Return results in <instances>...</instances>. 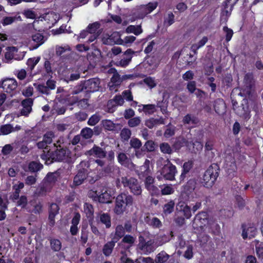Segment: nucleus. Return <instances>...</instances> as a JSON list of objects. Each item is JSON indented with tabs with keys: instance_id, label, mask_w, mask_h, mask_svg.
Here are the masks:
<instances>
[{
	"instance_id": "obj_55",
	"label": "nucleus",
	"mask_w": 263,
	"mask_h": 263,
	"mask_svg": "<svg viewBox=\"0 0 263 263\" xmlns=\"http://www.w3.org/2000/svg\"><path fill=\"white\" fill-rule=\"evenodd\" d=\"M53 137V133L52 132H49L46 133L43 137V141L45 144H51L52 141V138Z\"/></svg>"
},
{
	"instance_id": "obj_60",
	"label": "nucleus",
	"mask_w": 263,
	"mask_h": 263,
	"mask_svg": "<svg viewBox=\"0 0 263 263\" xmlns=\"http://www.w3.org/2000/svg\"><path fill=\"white\" fill-rule=\"evenodd\" d=\"M256 251L258 257L263 259V242L258 244L256 247Z\"/></svg>"
},
{
	"instance_id": "obj_57",
	"label": "nucleus",
	"mask_w": 263,
	"mask_h": 263,
	"mask_svg": "<svg viewBox=\"0 0 263 263\" xmlns=\"http://www.w3.org/2000/svg\"><path fill=\"white\" fill-rule=\"evenodd\" d=\"M158 5L157 2H151L149 3L147 5H145V6L147 9V12L148 14L151 13L154 10H155Z\"/></svg>"
},
{
	"instance_id": "obj_56",
	"label": "nucleus",
	"mask_w": 263,
	"mask_h": 263,
	"mask_svg": "<svg viewBox=\"0 0 263 263\" xmlns=\"http://www.w3.org/2000/svg\"><path fill=\"white\" fill-rule=\"evenodd\" d=\"M16 19V17H12V16H7L5 17L2 22V23L3 25V26H7L11 24L12 23H13L15 20Z\"/></svg>"
},
{
	"instance_id": "obj_15",
	"label": "nucleus",
	"mask_w": 263,
	"mask_h": 263,
	"mask_svg": "<svg viewBox=\"0 0 263 263\" xmlns=\"http://www.w3.org/2000/svg\"><path fill=\"white\" fill-rule=\"evenodd\" d=\"M118 162L122 165L130 169L135 168V165L130 161L126 155L123 153H120L118 156Z\"/></svg>"
},
{
	"instance_id": "obj_28",
	"label": "nucleus",
	"mask_w": 263,
	"mask_h": 263,
	"mask_svg": "<svg viewBox=\"0 0 263 263\" xmlns=\"http://www.w3.org/2000/svg\"><path fill=\"white\" fill-rule=\"evenodd\" d=\"M183 122L184 124L193 126L194 125H196L198 123V120L194 116L187 114L184 117Z\"/></svg>"
},
{
	"instance_id": "obj_23",
	"label": "nucleus",
	"mask_w": 263,
	"mask_h": 263,
	"mask_svg": "<svg viewBox=\"0 0 263 263\" xmlns=\"http://www.w3.org/2000/svg\"><path fill=\"white\" fill-rule=\"evenodd\" d=\"M145 221L149 225L155 228H160L162 226L161 221L157 217L146 216L145 218Z\"/></svg>"
},
{
	"instance_id": "obj_20",
	"label": "nucleus",
	"mask_w": 263,
	"mask_h": 263,
	"mask_svg": "<svg viewBox=\"0 0 263 263\" xmlns=\"http://www.w3.org/2000/svg\"><path fill=\"white\" fill-rule=\"evenodd\" d=\"M244 82L246 85V93L249 95L251 92V89L254 85L253 76L252 73H247L244 78Z\"/></svg>"
},
{
	"instance_id": "obj_35",
	"label": "nucleus",
	"mask_w": 263,
	"mask_h": 263,
	"mask_svg": "<svg viewBox=\"0 0 263 263\" xmlns=\"http://www.w3.org/2000/svg\"><path fill=\"white\" fill-rule=\"evenodd\" d=\"M169 257L166 252L161 251L157 255L155 260L156 263H164L168 259Z\"/></svg>"
},
{
	"instance_id": "obj_8",
	"label": "nucleus",
	"mask_w": 263,
	"mask_h": 263,
	"mask_svg": "<svg viewBox=\"0 0 263 263\" xmlns=\"http://www.w3.org/2000/svg\"><path fill=\"white\" fill-rule=\"evenodd\" d=\"M17 51L18 49L15 47H9L7 48L5 53V62L8 63L12 59L18 61L22 60L25 56L24 52H22L21 55L18 56L16 54Z\"/></svg>"
},
{
	"instance_id": "obj_50",
	"label": "nucleus",
	"mask_w": 263,
	"mask_h": 263,
	"mask_svg": "<svg viewBox=\"0 0 263 263\" xmlns=\"http://www.w3.org/2000/svg\"><path fill=\"white\" fill-rule=\"evenodd\" d=\"M101 119V117L99 115L96 114L92 115L88 121V124L90 126L95 125Z\"/></svg>"
},
{
	"instance_id": "obj_3",
	"label": "nucleus",
	"mask_w": 263,
	"mask_h": 263,
	"mask_svg": "<svg viewBox=\"0 0 263 263\" xmlns=\"http://www.w3.org/2000/svg\"><path fill=\"white\" fill-rule=\"evenodd\" d=\"M44 153L41 155V158L45 161V163L49 164L53 160L62 161L65 160L67 157L68 151L64 149H57L56 151H48L47 154Z\"/></svg>"
},
{
	"instance_id": "obj_26",
	"label": "nucleus",
	"mask_w": 263,
	"mask_h": 263,
	"mask_svg": "<svg viewBox=\"0 0 263 263\" xmlns=\"http://www.w3.org/2000/svg\"><path fill=\"white\" fill-rule=\"evenodd\" d=\"M59 210V206L57 204L52 203L51 204L49 210V219L50 220V222L51 225L54 224V216L58 213Z\"/></svg>"
},
{
	"instance_id": "obj_61",
	"label": "nucleus",
	"mask_w": 263,
	"mask_h": 263,
	"mask_svg": "<svg viewBox=\"0 0 263 263\" xmlns=\"http://www.w3.org/2000/svg\"><path fill=\"white\" fill-rule=\"evenodd\" d=\"M36 181V176H29L25 179V183L28 185H33Z\"/></svg>"
},
{
	"instance_id": "obj_31",
	"label": "nucleus",
	"mask_w": 263,
	"mask_h": 263,
	"mask_svg": "<svg viewBox=\"0 0 263 263\" xmlns=\"http://www.w3.org/2000/svg\"><path fill=\"white\" fill-rule=\"evenodd\" d=\"M139 107H142V111L145 114L151 115L156 111V106L154 104L140 105Z\"/></svg>"
},
{
	"instance_id": "obj_38",
	"label": "nucleus",
	"mask_w": 263,
	"mask_h": 263,
	"mask_svg": "<svg viewBox=\"0 0 263 263\" xmlns=\"http://www.w3.org/2000/svg\"><path fill=\"white\" fill-rule=\"evenodd\" d=\"M208 41V38L205 36L203 37L200 41L197 43L194 44L191 46V50L195 53H196L197 50L203 46Z\"/></svg>"
},
{
	"instance_id": "obj_49",
	"label": "nucleus",
	"mask_w": 263,
	"mask_h": 263,
	"mask_svg": "<svg viewBox=\"0 0 263 263\" xmlns=\"http://www.w3.org/2000/svg\"><path fill=\"white\" fill-rule=\"evenodd\" d=\"M160 148L161 152L164 154H171L173 151L170 145L167 143L161 144Z\"/></svg>"
},
{
	"instance_id": "obj_48",
	"label": "nucleus",
	"mask_w": 263,
	"mask_h": 263,
	"mask_svg": "<svg viewBox=\"0 0 263 263\" xmlns=\"http://www.w3.org/2000/svg\"><path fill=\"white\" fill-rule=\"evenodd\" d=\"M141 120L139 117H136L130 119L128 121V125L130 127H134L138 126L141 123Z\"/></svg>"
},
{
	"instance_id": "obj_47",
	"label": "nucleus",
	"mask_w": 263,
	"mask_h": 263,
	"mask_svg": "<svg viewBox=\"0 0 263 263\" xmlns=\"http://www.w3.org/2000/svg\"><path fill=\"white\" fill-rule=\"evenodd\" d=\"M50 245L52 249L54 251H60L62 247L61 242L58 239L51 240L50 241Z\"/></svg>"
},
{
	"instance_id": "obj_10",
	"label": "nucleus",
	"mask_w": 263,
	"mask_h": 263,
	"mask_svg": "<svg viewBox=\"0 0 263 263\" xmlns=\"http://www.w3.org/2000/svg\"><path fill=\"white\" fill-rule=\"evenodd\" d=\"M32 39L29 43L30 50L37 49L45 42L44 36L40 33H36L32 35Z\"/></svg>"
},
{
	"instance_id": "obj_64",
	"label": "nucleus",
	"mask_w": 263,
	"mask_h": 263,
	"mask_svg": "<svg viewBox=\"0 0 263 263\" xmlns=\"http://www.w3.org/2000/svg\"><path fill=\"white\" fill-rule=\"evenodd\" d=\"M134 263H153V259L150 257H140L137 259Z\"/></svg>"
},
{
	"instance_id": "obj_21",
	"label": "nucleus",
	"mask_w": 263,
	"mask_h": 263,
	"mask_svg": "<svg viewBox=\"0 0 263 263\" xmlns=\"http://www.w3.org/2000/svg\"><path fill=\"white\" fill-rule=\"evenodd\" d=\"M60 19V15L53 12H48L45 14L44 20L47 21L48 23L50 25H53Z\"/></svg>"
},
{
	"instance_id": "obj_58",
	"label": "nucleus",
	"mask_w": 263,
	"mask_h": 263,
	"mask_svg": "<svg viewBox=\"0 0 263 263\" xmlns=\"http://www.w3.org/2000/svg\"><path fill=\"white\" fill-rule=\"evenodd\" d=\"M130 144L132 147L136 149H138L141 147L142 143L139 139L137 138H133L130 141Z\"/></svg>"
},
{
	"instance_id": "obj_43",
	"label": "nucleus",
	"mask_w": 263,
	"mask_h": 263,
	"mask_svg": "<svg viewBox=\"0 0 263 263\" xmlns=\"http://www.w3.org/2000/svg\"><path fill=\"white\" fill-rule=\"evenodd\" d=\"M80 135L85 139H89L93 135V131L90 128L86 127L81 130Z\"/></svg>"
},
{
	"instance_id": "obj_32",
	"label": "nucleus",
	"mask_w": 263,
	"mask_h": 263,
	"mask_svg": "<svg viewBox=\"0 0 263 263\" xmlns=\"http://www.w3.org/2000/svg\"><path fill=\"white\" fill-rule=\"evenodd\" d=\"M100 221L105 225L106 228L111 227V219L110 216L107 213L101 214L99 216Z\"/></svg>"
},
{
	"instance_id": "obj_63",
	"label": "nucleus",
	"mask_w": 263,
	"mask_h": 263,
	"mask_svg": "<svg viewBox=\"0 0 263 263\" xmlns=\"http://www.w3.org/2000/svg\"><path fill=\"white\" fill-rule=\"evenodd\" d=\"M122 241L127 243L130 245H133L135 241V238L129 235H125Z\"/></svg>"
},
{
	"instance_id": "obj_13",
	"label": "nucleus",
	"mask_w": 263,
	"mask_h": 263,
	"mask_svg": "<svg viewBox=\"0 0 263 263\" xmlns=\"http://www.w3.org/2000/svg\"><path fill=\"white\" fill-rule=\"evenodd\" d=\"M121 82L122 80L120 75L117 72L114 73L112 78H111L110 82L108 84L110 90L112 92H116L118 90V87L121 84Z\"/></svg>"
},
{
	"instance_id": "obj_41",
	"label": "nucleus",
	"mask_w": 263,
	"mask_h": 263,
	"mask_svg": "<svg viewBox=\"0 0 263 263\" xmlns=\"http://www.w3.org/2000/svg\"><path fill=\"white\" fill-rule=\"evenodd\" d=\"M103 127L108 130H113L116 128L115 124L110 120H104L102 121Z\"/></svg>"
},
{
	"instance_id": "obj_52",
	"label": "nucleus",
	"mask_w": 263,
	"mask_h": 263,
	"mask_svg": "<svg viewBox=\"0 0 263 263\" xmlns=\"http://www.w3.org/2000/svg\"><path fill=\"white\" fill-rule=\"evenodd\" d=\"M40 60V57L30 58L27 62V65L31 70L33 69L35 66L39 63Z\"/></svg>"
},
{
	"instance_id": "obj_54",
	"label": "nucleus",
	"mask_w": 263,
	"mask_h": 263,
	"mask_svg": "<svg viewBox=\"0 0 263 263\" xmlns=\"http://www.w3.org/2000/svg\"><path fill=\"white\" fill-rule=\"evenodd\" d=\"M120 135L122 139L128 140L131 136V132L128 128H123L121 132Z\"/></svg>"
},
{
	"instance_id": "obj_44",
	"label": "nucleus",
	"mask_w": 263,
	"mask_h": 263,
	"mask_svg": "<svg viewBox=\"0 0 263 263\" xmlns=\"http://www.w3.org/2000/svg\"><path fill=\"white\" fill-rule=\"evenodd\" d=\"M100 25L98 22L93 23L89 24L87 27L86 29L90 34H96V32L99 29Z\"/></svg>"
},
{
	"instance_id": "obj_2",
	"label": "nucleus",
	"mask_w": 263,
	"mask_h": 263,
	"mask_svg": "<svg viewBox=\"0 0 263 263\" xmlns=\"http://www.w3.org/2000/svg\"><path fill=\"white\" fill-rule=\"evenodd\" d=\"M133 202V199L132 196L125 193L118 195L116 198L114 213L118 215H122L125 211L126 206L132 205Z\"/></svg>"
},
{
	"instance_id": "obj_29",
	"label": "nucleus",
	"mask_w": 263,
	"mask_h": 263,
	"mask_svg": "<svg viewBox=\"0 0 263 263\" xmlns=\"http://www.w3.org/2000/svg\"><path fill=\"white\" fill-rule=\"evenodd\" d=\"M116 242L115 241L112 239L111 241L108 242L104 245L103 249V252L105 255L109 256L110 255Z\"/></svg>"
},
{
	"instance_id": "obj_39",
	"label": "nucleus",
	"mask_w": 263,
	"mask_h": 263,
	"mask_svg": "<svg viewBox=\"0 0 263 263\" xmlns=\"http://www.w3.org/2000/svg\"><path fill=\"white\" fill-rule=\"evenodd\" d=\"M174 191V189L172 184L163 185L161 188V192L162 195L173 194Z\"/></svg>"
},
{
	"instance_id": "obj_62",
	"label": "nucleus",
	"mask_w": 263,
	"mask_h": 263,
	"mask_svg": "<svg viewBox=\"0 0 263 263\" xmlns=\"http://www.w3.org/2000/svg\"><path fill=\"white\" fill-rule=\"evenodd\" d=\"M136 40V37L133 35L127 36L122 39L123 44L122 45H126L128 44H131L134 42Z\"/></svg>"
},
{
	"instance_id": "obj_27",
	"label": "nucleus",
	"mask_w": 263,
	"mask_h": 263,
	"mask_svg": "<svg viewBox=\"0 0 263 263\" xmlns=\"http://www.w3.org/2000/svg\"><path fill=\"white\" fill-rule=\"evenodd\" d=\"M154 181V178L151 176H147L145 181L146 188L152 194L155 193L157 190V187L153 184Z\"/></svg>"
},
{
	"instance_id": "obj_19",
	"label": "nucleus",
	"mask_w": 263,
	"mask_h": 263,
	"mask_svg": "<svg viewBox=\"0 0 263 263\" xmlns=\"http://www.w3.org/2000/svg\"><path fill=\"white\" fill-rule=\"evenodd\" d=\"M208 222V214L204 212L198 213L195 218V222L199 224L200 227L205 226Z\"/></svg>"
},
{
	"instance_id": "obj_16",
	"label": "nucleus",
	"mask_w": 263,
	"mask_h": 263,
	"mask_svg": "<svg viewBox=\"0 0 263 263\" xmlns=\"http://www.w3.org/2000/svg\"><path fill=\"white\" fill-rule=\"evenodd\" d=\"M176 209L178 211L182 212L184 217L187 219L190 218L192 216L190 206L183 201L178 202L176 206Z\"/></svg>"
},
{
	"instance_id": "obj_5",
	"label": "nucleus",
	"mask_w": 263,
	"mask_h": 263,
	"mask_svg": "<svg viewBox=\"0 0 263 263\" xmlns=\"http://www.w3.org/2000/svg\"><path fill=\"white\" fill-rule=\"evenodd\" d=\"M121 182L125 187H128L131 192L136 195H140L142 192L141 186L139 184L137 179L130 178L122 177Z\"/></svg>"
},
{
	"instance_id": "obj_9",
	"label": "nucleus",
	"mask_w": 263,
	"mask_h": 263,
	"mask_svg": "<svg viewBox=\"0 0 263 263\" xmlns=\"http://www.w3.org/2000/svg\"><path fill=\"white\" fill-rule=\"evenodd\" d=\"M139 243L138 247L139 249L144 254H148L153 252L154 250L155 246H154V241L150 240L145 241L143 240V238L140 237L139 238Z\"/></svg>"
},
{
	"instance_id": "obj_1",
	"label": "nucleus",
	"mask_w": 263,
	"mask_h": 263,
	"mask_svg": "<svg viewBox=\"0 0 263 263\" xmlns=\"http://www.w3.org/2000/svg\"><path fill=\"white\" fill-rule=\"evenodd\" d=\"M157 165L159 167L163 165L160 171V175L157 176L158 180H160L164 178L165 180L173 181L175 179V176L177 173V168L168 159L165 160L163 158H160L157 161Z\"/></svg>"
},
{
	"instance_id": "obj_7",
	"label": "nucleus",
	"mask_w": 263,
	"mask_h": 263,
	"mask_svg": "<svg viewBox=\"0 0 263 263\" xmlns=\"http://www.w3.org/2000/svg\"><path fill=\"white\" fill-rule=\"evenodd\" d=\"M95 195V200H98L101 203H110L111 201L112 195L111 192L106 188H103L101 192L98 190L94 192Z\"/></svg>"
},
{
	"instance_id": "obj_14",
	"label": "nucleus",
	"mask_w": 263,
	"mask_h": 263,
	"mask_svg": "<svg viewBox=\"0 0 263 263\" xmlns=\"http://www.w3.org/2000/svg\"><path fill=\"white\" fill-rule=\"evenodd\" d=\"M23 108L21 110V115L27 116L32 110V105L33 104V100L28 98L23 100L22 102Z\"/></svg>"
},
{
	"instance_id": "obj_34",
	"label": "nucleus",
	"mask_w": 263,
	"mask_h": 263,
	"mask_svg": "<svg viewBox=\"0 0 263 263\" xmlns=\"http://www.w3.org/2000/svg\"><path fill=\"white\" fill-rule=\"evenodd\" d=\"M110 40L112 44H118L121 45L123 44V42L122 39L121 38V35L119 32H114L110 35Z\"/></svg>"
},
{
	"instance_id": "obj_25",
	"label": "nucleus",
	"mask_w": 263,
	"mask_h": 263,
	"mask_svg": "<svg viewBox=\"0 0 263 263\" xmlns=\"http://www.w3.org/2000/svg\"><path fill=\"white\" fill-rule=\"evenodd\" d=\"M86 178V174L84 170L80 171L73 179V183L76 185L81 184Z\"/></svg>"
},
{
	"instance_id": "obj_59",
	"label": "nucleus",
	"mask_w": 263,
	"mask_h": 263,
	"mask_svg": "<svg viewBox=\"0 0 263 263\" xmlns=\"http://www.w3.org/2000/svg\"><path fill=\"white\" fill-rule=\"evenodd\" d=\"M144 83L150 88H153L156 85L155 79L151 77H147L144 80Z\"/></svg>"
},
{
	"instance_id": "obj_17",
	"label": "nucleus",
	"mask_w": 263,
	"mask_h": 263,
	"mask_svg": "<svg viewBox=\"0 0 263 263\" xmlns=\"http://www.w3.org/2000/svg\"><path fill=\"white\" fill-rule=\"evenodd\" d=\"M257 233L256 228L254 226H249L247 228L243 229L242 236L243 239L249 238L251 239L254 237Z\"/></svg>"
},
{
	"instance_id": "obj_24",
	"label": "nucleus",
	"mask_w": 263,
	"mask_h": 263,
	"mask_svg": "<svg viewBox=\"0 0 263 263\" xmlns=\"http://www.w3.org/2000/svg\"><path fill=\"white\" fill-rule=\"evenodd\" d=\"M90 154L96 157L102 158L106 156V152L101 147L94 146L89 151Z\"/></svg>"
},
{
	"instance_id": "obj_53",
	"label": "nucleus",
	"mask_w": 263,
	"mask_h": 263,
	"mask_svg": "<svg viewBox=\"0 0 263 263\" xmlns=\"http://www.w3.org/2000/svg\"><path fill=\"white\" fill-rule=\"evenodd\" d=\"M84 211L87 217H91L93 214L92 206L89 203H85L84 204Z\"/></svg>"
},
{
	"instance_id": "obj_18",
	"label": "nucleus",
	"mask_w": 263,
	"mask_h": 263,
	"mask_svg": "<svg viewBox=\"0 0 263 263\" xmlns=\"http://www.w3.org/2000/svg\"><path fill=\"white\" fill-rule=\"evenodd\" d=\"M134 53V51H133L131 49H127L124 53L126 57H124L118 63V65L120 66L121 67H124L127 66L129 62L131 61L132 58V54Z\"/></svg>"
},
{
	"instance_id": "obj_42",
	"label": "nucleus",
	"mask_w": 263,
	"mask_h": 263,
	"mask_svg": "<svg viewBox=\"0 0 263 263\" xmlns=\"http://www.w3.org/2000/svg\"><path fill=\"white\" fill-rule=\"evenodd\" d=\"M0 131L3 135H8L13 132L14 129L11 124H5L1 126Z\"/></svg>"
},
{
	"instance_id": "obj_4",
	"label": "nucleus",
	"mask_w": 263,
	"mask_h": 263,
	"mask_svg": "<svg viewBox=\"0 0 263 263\" xmlns=\"http://www.w3.org/2000/svg\"><path fill=\"white\" fill-rule=\"evenodd\" d=\"M17 86L18 84L15 79L6 78L0 81V88L11 96L16 93Z\"/></svg>"
},
{
	"instance_id": "obj_11",
	"label": "nucleus",
	"mask_w": 263,
	"mask_h": 263,
	"mask_svg": "<svg viewBox=\"0 0 263 263\" xmlns=\"http://www.w3.org/2000/svg\"><path fill=\"white\" fill-rule=\"evenodd\" d=\"M159 65V59L155 57L147 58L143 63V66L148 72L152 73Z\"/></svg>"
},
{
	"instance_id": "obj_45",
	"label": "nucleus",
	"mask_w": 263,
	"mask_h": 263,
	"mask_svg": "<svg viewBox=\"0 0 263 263\" xmlns=\"http://www.w3.org/2000/svg\"><path fill=\"white\" fill-rule=\"evenodd\" d=\"M29 170L31 172H37L43 167V165L36 162H31L29 164Z\"/></svg>"
},
{
	"instance_id": "obj_36",
	"label": "nucleus",
	"mask_w": 263,
	"mask_h": 263,
	"mask_svg": "<svg viewBox=\"0 0 263 263\" xmlns=\"http://www.w3.org/2000/svg\"><path fill=\"white\" fill-rule=\"evenodd\" d=\"M175 202L173 200H171L167 203L165 204L163 207V212L165 215H167L172 213L174 210Z\"/></svg>"
},
{
	"instance_id": "obj_6",
	"label": "nucleus",
	"mask_w": 263,
	"mask_h": 263,
	"mask_svg": "<svg viewBox=\"0 0 263 263\" xmlns=\"http://www.w3.org/2000/svg\"><path fill=\"white\" fill-rule=\"evenodd\" d=\"M217 173L213 168H209L204 174L202 183L206 187H211L217 177Z\"/></svg>"
},
{
	"instance_id": "obj_37",
	"label": "nucleus",
	"mask_w": 263,
	"mask_h": 263,
	"mask_svg": "<svg viewBox=\"0 0 263 263\" xmlns=\"http://www.w3.org/2000/svg\"><path fill=\"white\" fill-rule=\"evenodd\" d=\"M192 167V163L191 161L185 162L182 167V172L180 176L181 181L184 180L185 175L190 171Z\"/></svg>"
},
{
	"instance_id": "obj_40",
	"label": "nucleus",
	"mask_w": 263,
	"mask_h": 263,
	"mask_svg": "<svg viewBox=\"0 0 263 263\" xmlns=\"http://www.w3.org/2000/svg\"><path fill=\"white\" fill-rule=\"evenodd\" d=\"M158 124H164L163 119H155L151 118L145 121V125L149 128H152L155 125Z\"/></svg>"
},
{
	"instance_id": "obj_33",
	"label": "nucleus",
	"mask_w": 263,
	"mask_h": 263,
	"mask_svg": "<svg viewBox=\"0 0 263 263\" xmlns=\"http://www.w3.org/2000/svg\"><path fill=\"white\" fill-rule=\"evenodd\" d=\"M126 32L128 33H133L138 35L142 32V29L140 25H130L126 29Z\"/></svg>"
},
{
	"instance_id": "obj_12",
	"label": "nucleus",
	"mask_w": 263,
	"mask_h": 263,
	"mask_svg": "<svg viewBox=\"0 0 263 263\" xmlns=\"http://www.w3.org/2000/svg\"><path fill=\"white\" fill-rule=\"evenodd\" d=\"M100 81L98 79H89L85 82L84 86L87 91L94 92L99 89Z\"/></svg>"
},
{
	"instance_id": "obj_30",
	"label": "nucleus",
	"mask_w": 263,
	"mask_h": 263,
	"mask_svg": "<svg viewBox=\"0 0 263 263\" xmlns=\"http://www.w3.org/2000/svg\"><path fill=\"white\" fill-rule=\"evenodd\" d=\"M139 175L142 176V177L148 175L150 172L149 170V161L146 160L144 164L140 167Z\"/></svg>"
},
{
	"instance_id": "obj_22",
	"label": "nucleus",
	"mask_w": 263,
	"mask_h": 263,
	"mask_svg": "<svg viewBox=\"0 0 263 263\" xmlns=\"http://www.w3.org/2000/svg\"><path fill=\"white\" fill-rule=\"evenodd\" d=\"M125 230L124 227L122 225H118L115 229V233L114 234L112 239L117 242L124 235Z\"/></svg>"
},
{
	"instance_id": "obj_51",
	"label": "nucleus",
	"mask_w": 263,
	"mask_h": 263,
	"mask_svg": "<svg viewBox=\"0 0 263 263\" xmlns=\"http://www.w3.org/2000/svg\"><path fill=\"white\" fill-rule=\"evenodd\" d=\"M138 17L139 18H143L145 15L148 14L147 9L145 5H141L137 8Z\"/></svg>"
},
{
	"instance_id": "obj_46",
	"label": "nucleus",
	"mask_w": 263,
	"mask_h": 263,
	"mask_svg": "<svg viewBox=\"0 0 263 263\" xmlns=\"http://www.w3.org/2000/svg\"><path fill=\"white\" fill-rule=\"evenodd\" d=\"M36 89L41 93L45 95H48L50 93L49 88L44 84H34Z\"/></svg>"
}]
</instances>
